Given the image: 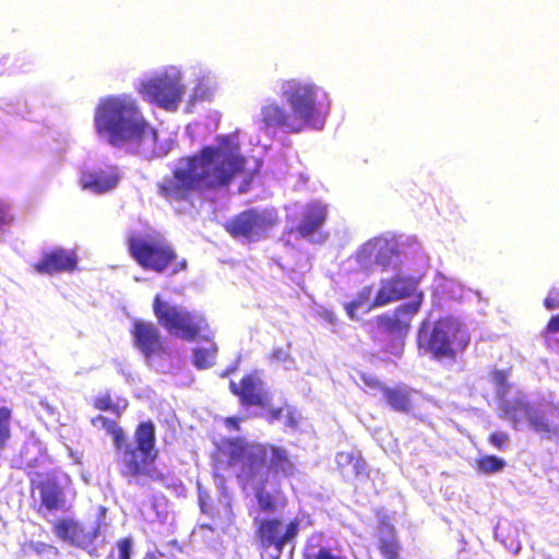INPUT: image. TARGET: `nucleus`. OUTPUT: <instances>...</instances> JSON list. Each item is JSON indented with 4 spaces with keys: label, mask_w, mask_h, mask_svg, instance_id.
<instances>
[{
    "label": "nucleus",
    "mask_w": 559,
    "mask_h": 559,
    "mask_svg": "<svg viewBox=\"0 0 559 559\" xmlns=\"http://www.w3.org/2000/svg\"><path fill=\"white\" fill-rule=\"evenodd\" d=\"M360 380L370 389L381 390L383 392V389L385 388L374 376L370 373H360Z\"/></svg>",
    "instance_id": "34"
},
{
    "label": "nucleus",
    "mask_w": 559,
    "mask_h": 559,
    "mask_svg": "<svg viewBox=\"0 0 559 559\" xmlns=\"http://www.w3.org/2000/svg\"><path fill=\"white\" fill-rule=\"evenodd\" d=\"M78 266V258L74 251L63 248H55L44 252L40 260L32 265L38 274L53 275L58 273H71Z\"/></svg>",
    "instance_id": "20"
},
{
    "label": "nucleus",
    "mask_w": 559,
    "mask_h": 559,
    "mask_svg": "<svg viewBox=\"0 0 559 559\" xmlns=\"http://www.w3.org/2000/svg\"><path fill=\"white\" fill-rule=\"evenodd\" d=\"M491 442L495 444V447L502 450L507 447V444L509 442V436L503 432L502 433H492Z\"/></svg>",
    "instance_id": "36"
},
{
    "label": "nucleus",
    "mask_w": 559,
    "mask_h": 559,
    "mask_svg": "<svg viewBox=\"0 0 559 559\" xmlns=\"http://www.w3.org/2000/svg\"><path fill=\"white\" fill-rule=\"evenodd\" d=\"M377 548L383 559H401L403 548L397 531L386 518L378 522Z\"/></svg>",
    "instance_id": "23"
},
{
    "label": "nucleus",
    "mask_w": 559,
    "mask_h": 559,
    "mask_svg": "<svg viewBox=\"0 0 559 559\" xmlns=\"http://www.w3.org/2000/svg\"><path fill=\"white\" fill-rule=\"evenodd\" d=\"M225 424L234 430H239V420L236 417H227Z\"/></svg>",
    "instance_id": "44"
},
{
    "label": "nucleus",
    "mask_w": 559,
    "mask_h": 559,
    "mask_svg": "<svg viewBox=\"0 0 559 559\" xmlns=\"http://www.w3.org/2000/svg\"><path fill=\"white\" fill-rule=\"evenodd\" d=\"M559 333V313L556 316H552L549 321L547 322L544 334L547 335H554Z\"/></svg>",
    "instance_id": "35"
},
{
    "label": "nucleus",
    "mask_w": 559,
    "mask_h": 559,
    "mask_svg": "<svg viewBox=\"0 0 559 559\" xmlns=\"http://www.w3.org/2000/svg\"><path fill=\"white\" fill-rule=\"evenodd\" d=\"M31 491L38 490L40 509L53 512L63 509L66 504V492L53 475H47L45 478L35 480L31 479Z\"/></svg>",
    "instance_id": "21"
},
{
    "label": "nucleus",
    "mask_w": 559,
    "mask_h": 559,
    "mask_svg": "<svg viewBox=\"0 0 559 559\" xmlns=\"http://www.w3.org/2000/svg\"><path fill=\"white\" fill-rule=\"evenodd\" d=\"M487 462H489V457L484 459V460H481V461H480V465L483 466V468H484L485 471H487V469H488V468L486 467V463H487Z\"/></svg>",
    "instance_id": "46"
},
{
    "label": "nucleus",
    "mask_w": 559,
    "mask_h": 559,
    "mask_svg": "<svg viewBox=\"0 0 559 559\" xmlns=\"http://www.w3.org/2000/svg\"><path fill=\"white\" fill-rule=\"evenodd\" d=\"M94 122L98 134L106 135L112 146L132 143L138 150L155 152L157 131L146 122L136 102L128 95L102 98L95 109Z\"/></svg>",
    "instance_id": "3"
},
{
    "label": "nucleus",
    "mask_w": 559,
    "mask_h": 559,
    "mask_svg": "<svg viewBox=\"0 0 559 559\" xmlns=\"http://www.w3.org/2000/svg\"><path fill=\"white\" fill-rule=\"evenodd\" d=\"M32 549L37 554H43L46 549L50 548V545L44 543H36L31 545Z\"/></svg>",
    "instance_id": "45"
},
{
    "label": "nucleus",
    "mask_w": 559,
    "mask_h": 559,
    "mask_svg": "<svg viewBox=\"0 0 559 559\" xmlns=\"http://www.w3.org/2000/svg\"><path fill=\"white\" fill-rule=\"evenodd\" d=\"M421 304L423 294H419L415 300L400 305L392 313L376 317L374 323L380 332L403 337L408 333L412 319L418 313Z\"/></svg>",
    "instance_id": "13"
},
{
    "label": "nucleus",
    "mask_w": 559,
    "mask_h": 559,
    "mask_svg": "<svg viewBox=\"0 0 559 559\" xmlns=\"http://www.w3.org/2000/svg\"><path fill=\"white\" fill-rule=\"evenodd\" d=\"M246 159L219 146L206 145L179 158L178 164L156 183L157 193L168 202H191L194 197L228 187L243 171Z\"/></svg>",
    "instance_id": "2"
},
{
    "label": "nucleus",
    "mask_w": 559,
    "mask_h": 559,
    "mask_svg": "<svg viewBox=\"0 0 559 559\" xmlns=\"http://www.w3.org/2000/svg\"><path fill=\"white\" fill-rule=\"evenodd\" d=\"M504 465H506V463L503 460H501L495 455H491V473L501 471Z\"/></svg>",
    "instance_id": "41"
},
{
    "label": "nucleus",
    "mask_w": 559,
    "mask_h": 559,
    "mask_svg": "<svg viewBox=\"0 0 559 559\" xmlns=\"http://www.w3.org/2000/svg\"><path fill=\"white\" fill-rule=\"evenodd\" d=\"M133 544L134 542L131 536L118 539L108 554L107 559H131Z\"/></svg>",
    "instance_id": "31"
},
{
    "label": "nucleus",
    "mask_w": 559,
    "mask_h": 559,
    "mask_svg": "<svg viewBox=\"0 0 559 559\" xmlns=\"http://www.w3.org/2000/svg\"><path fill=\"white\" fill-rule=\"evenodd\" d=\"M544 306L548 310L559 308V288H551L549 295L544 299Z\"/></svg>",
    "instance_id": "33"
},
{
    "label": "nucleus",
    "mask_w": 559,
    "mask_h": 559,
    "mask_svg": "<svg viewBox=\"0 0 559 559\" xmlns=\"http://www.w3.org/2000/svg\"><path fill=\"white\" fill-rule=\"evenodd\" d=\"M91 424L93 426H97L99 424L100 427L111 436L115 449L120 447L121 443L128 439L123 428L116 420L110 419L107 416L97 415L91 419Z\"/></svg>",
    "instance_id": "26"
},
{
    "label": "nucleus",
    "mask_w": 559,
    "mask_h": 559,
    "mask_svg": "<svg viewBox=\"0 0 559 559\" xmlns=\"http://www.w3.org/2000/svg\"><path fill=\"white\" fill-rule=\"evenodd\" d=\"M152 309L158 323L169 333L193 342L207 328L205 318L181 305H170L159 294L154 296Z\"/></svg>",
    "instance_id": "8"
},
{
    "label": "nucleus",
    "mask_w": 559,
    "mask_h": 559,
    "mask_svg": "<svg viewBox=\"0 0 559 559\" xmlns=\"http://www.w3.org/2000/svg\"><path fill=\"white\" fill-rule=\"evenodd\" d=\"M13 411L9 406H0V452H2L12 437Z\"/></svg>",
    "instance_id": "28"
},
{
    "label": "nucleus",
    "mask_w": 559,
    "mask_h": 559,
    "mask_svg": "<svg viewBox=\"0 0 559 559\" xmlns=\"http://www.w3.org/2000/svg\"><path fill=\"white\" fill-rule=\"evenodd\" d=\"M12 216L9 206L0 201V226L11 223Z\"/></svg>",
    "instance_id": "38"
},
{
    "label": "nucleus",
    "mask_w": 559,
    "mask_h": 559,
    "mask_svg": "<svg viewBox=\"0 0 559 559\" xmlns=\"http://www.w3.org/2000/svg\"><path fill=\"white\" fill-rule=\"evenodd\" d=\"M417 289V282L409 276H393L382 282L369 309L411 297Z\"/></svg>",
    "instance_id": "18"
},
{
    "label": "nucleus",
    "mask_w": 559,
    "mask_h": 559,
    "mask_svg": "<svg viewBox=\"0 0 559 559\" xmlns=\"http://www.w3.org/2000/svg\"><path fill=\"white\" fill-rule=\"evenodd\" d=\"M337 468L343 473L347 466H353L354 474L359 476L366 474V463L362 460L361 453L353 452H338L336 454Z\"/></svg>",
    "instance_id": "27"
},
{
    "label": "nucleus",
    "mask_w": 559,
    "mask_h": 559,
    "mask_svg": "<svg viewBox=\"0 0 559 559\" xmlns=\"http://www.w3.org/2000/svg\"><path fill=\"white\" fill-rule=\"evenodd\" d=\"M143 559H156L154 555H146Z\"/></svg>",
    "instance_id": "47"
},
{
    "label": "nucleus",
    "mask_w": 559,
    "mask_h": 559,
    "mask_svg": "<svg viewBox=\"0 0 559 559\" xmlns=\"http://www.w3.org/2000/svg\"><path fill=\"white\" fill-rule=\"evenodd\" d=\"M496 389V405L498 416L511 423L514 429L526 421L533 404L527 394L513 381H511V368L495 370L492 372Z\"/></svg>",
    "instance_id": "9"
},
{
    "label": "nucleus",
    "mask_w": 559,
    "mask_h": 559,
    "mask_svg": "<svg viewBox=\"0 0 559 559\" xmlns=\"http://www.w3.org/2000/svg\"><path fill=\"white\" fill-rule=\"evenodd\" d=\"M133 347L147 364L170 356L165 337L158 326L148 320L134 319L129 330Z\"/></svg>",
    "instance_id": "11"
},
{
    "label": "nucleus",
    "mask_w": 559,
    "mask_h": 559,
    "mask_svg": "<svg viewBox=\"0 0 559 559\" xmlns=\"http://www.w3.org/2000/svg\"><path fill=\"white\" fill-rule=\"evenodd\" d=\"M115 450L118 473L128 484L146 486L166 480L165 474L156 465L159 451L156 448V427L152 420L136 425L133 442L127 439Z\"/></svg>",
    "instance_id": "5"
},
{
    "label": "nucleus",
    "mask_w": 559,
    "mask_h": 559,
    "mask_svg": "<svg viewBox=\"0 0 559 559\" xmlns=\"http://www.w3.org/2000/svg\"><path fill=\"white\" fill-rule=\"evenodd\" d=\"M383 394L390 407L400 413H408L413 409L412 390L405 388H384Z\"/></svg>",
    "instance_id": "25"
},
{
    "label": "nucleus",
    "mask_w": 559,
    "mask_h": 559,
    "mask_svg": "<svg viewBox=\"0 0 559 559\" xmlns=\"http://www.w3.org/2000/svg\"><path fill=\"white\" fill-rule=\"evenodd\" d=\"M325 218L326 210L322 204H307L302 211L300 222L290 229V233H295L301 238H309L322 227Z\"/></svg>",
    "instance_id": "24"
},
{
    "label": "nucleus",
    "mask_w": 559,
    "mask_h": 559,
    "mask_svg": "<svg viewBox=\"0 0 559 559\" xmlns=\"http://www.w3.org/2000/svg\"><path fill=\"white\" fill-rule=\"evenodd\" d=\"M313 559H341L334 556L329 548L321 547L313 556Z\"/></svg>",
    "instance_id": "39"
},
{
    "label": "nucleus",
    "mask_w": 559,
    "mask_h": 559,
    "mask_svg": "<svg viewBox=\"0 0 559 559\" xmlns=\"http://www.w3.org/2000/svg\"><path fill=\"white\" fill-rule=\"evenodd\" d=\"M284 412H285L284 407H275V408L269 409V412L265 415V419L267 423L273 424L284 415Z\"/></svg>",
    "instance_id": "37"
},
{
    "label": "nucleus",
    "mask_w": 559,
    "mask_h": 559,
    "mask_svg": "<svg viewBox=\"0 0 559 559\" xmlns=\"http://www.w3.org/2000/svg\"><path fill=\"white\" fill-rule=\"evenodd\" d=\"M141 93L165 109H176L183 95V87L168 75L152 78L142 83Z\"/></svg>",
    "instance_id": "14"
},
{
    "label": "nucleus",
    "mask_w": 559,
    "mask_h": 559,
    "mask_svg": "<svg viewBox=\"0 0 559 559\" xmlns=\"http://www.w3.org/2000/svg\"><path fill=\"white\" fill-rule=\"evenodd\" d=\"M277 224L276 215L269 210L247 209L224 223V229L234 239L258 242Z\"/></svg>",
    "instance_id": "10"
},
{
    "label": "nucleus",
    "mask_w": 559,
    "mask_h": 559,
    "mask_svg": "<svg viewBox=\"0 0 559 559\" xmlns=\"http://www.w3.org/2000/svg\"><path fill=\"white\" fill-rule=\"evenodd\" d=\"M52 530L59 539L83 549L91 546L100 533L99 525L93 528V531L86 532L83 525L69 518L56 521Z\"/></svg>",
    "instance_id": "19"
},
{
    "label": "nucleus",
    "mask_w": 559,
    "mask_h": 559,
    "mask_svg": "<svg viewBox=\"0 0 559 559\" xmlns=\"http://www.w3.org/2000/svg\"><path fill=\"white\" fill-rule=\"evenodd\" d=\"M370 296V288H365L362 292H360L357 297L352 300L350 302H347L345 305V310L347 312V316L354 320L356 319V311L360 307H362L365 304H367Z\"/></svg>",
    "instance_id": "32"
},
{
    "label": "nucleus",
    "mask_w": 559,
    "mask_h": 559,
    "mask_svg": "<svg viewBox=\"0 0 559 559\" xmlns=\"http://www.w3.org/2000/svg\"><path fill=\"white\" fill-rule=\"evenodd\" d=\"M319 87L297 79H288L281 84V96L289 109L275 100L261 107L259 123L264 132L282 130L299 133L308 127L322 128L319 121L320 108L317 102Z\"/></svg>",
    "instance_id": "4"
},
{
    "label": "nucleus",
    "mask_w": 559,
    "mask_h": 559,
    "mask_svg": "<svg viewBox=\"0 0 559 559\" xmlns=\"http://www.w3.org/2000/svg\"><path fill=\"white\" fill-rule=\"evenodd\" d=\"M299 533V521L292 520L284 524L277 518L262 519L258 522L255 536L260 548L267 550L275 549V557L278 558L287 543L293 542Z\"/></svg>",
    "instance_id": "12"
},
{
    "label": "nucleus",
    "mask_w": 559,
    "mask_h": 559,
    "mask_svg": "<svg viewBox=\"0 0 559 559\" xmlns=\"http://www.w3.org/2000/svg\"><path fill=\"white\" fill-rule=\"evenodd\" d=\"M469 343V336L463 324L455 318H439L432 324L425 320L420 323L416 344L418 350L435 360H455Z\"/></svg>",
    "instance_id": "6"
},
{
    "label": "nucleus",
    "mask_w": 559,
    "mask_h": 559,
    "mask_svg": "<svg viewBox=\"0 0 559 559\" xmlns=\"http://www.w3.org/2000/svg\"><path fill=\"white\" fill-rule=\"evenodd\" d=\"M93 407L100 412H110L117 418H120L127 408V403L120 406L118 403L114 402L110 392H105L93 400Z\"/></svg>",
    "instance_id": "29"
},
{
    "label": "nucleus",
    "mask_w": 559,
    "mask_h": 559,
    "mask_svg": "<svg viewBox=\"0 0 559 559\" xmlns=\"http://www.w3.org/2000/svg\"><path fill=\"white\" fill-rule=\"evenodd\" d=\"M120 176L116 167L108 166L95 170L83 171L80 177L82 189L104 193L117 187Z\"/></svg>",
    "instance_id": "22"
},
{
    "label": "nucleus",
    "mask_w": 559,
    "mask_h": 559,
    "mask_svg": "<svg viewBox=\"0 0 559 559\" xmlns=\"http://www.w3.org/2000/svg\"><path fill=\"white\" fill-rule=\"evenodd\" d=\"M285 417H286V426L287 427H290V428L297 427L298 421H297V418L292 409H289V408L286 409Z\"/></svg>",
    "instance_id": "40"
},
{
    "label": "nucleus",
    "mask_w": 559,
    "mask_h": 559,
    "mask_svg": "<svg viewBox=\"0 0 559 559\" xmlns=\"http://www.w3.org/2000/svg\"><path fill=\"white\" fill-rule=\"evenodd\" d=\"M128 252L143 269L155 273H164L171 267V274L183 272L188 267L186 259L177 261L178 254L173 245L160 234L129 236Z\"/></svg>",
    "instance_id": "7"
},
{
    "label": "nucleus",
    "mask_w": 559,
    "mask_h": 559,
    "mask_svg": "<svg viewBox=\"0 0 559 559\" xmlns=\"http://www.w3.org/2000/svg\"><path fill=\"white\" fill-rule=\"evenodd\" d=\"M400 254L399 242L394 238L376 237L361 246L357 252V261L367 263L373 258L377 265L386 270Z\"/></svg>",
    "instance_id": "16"
},
{
    "label": "nucleus",
    "mask_w": 559,
    "mask_h": 559,
    "mask_svg": "<svg viewBox=\"0 0 559 559\" xmlns=\"http://www.w3.org/2000/svg\"><path fill=\"white\" fill-rule=\"evenodd\" d=\"M199 501H200V508H201V511L205 514H210L211 511H212V507L207 503V501L205 500V498H203L202 496H200L199 498Z\"/></svg>",
    "instance_id": "43"
},
{
    "label": "nucleus",
    "mask_w": 559,
    "mask_h": 559,
    "mask_svg": "<svg viewBox=\"0 0 559 559\" xmlns=\"http://www.w3.org/2000/svg\"><path fill=\"white\" fill-rule=\"evenodd\" d=\"M217 354V346L211 345L207 348L197 347L193 349V364L198 369H206L214 365Z\"/></svg>",
    "instance_id": "30"
},
{
    "label": "nucleus",
    "mask_w": 559,
    "mask_h": 559,
    "mask_svg": "<svg viewBox=\"0 0 559 559\" xmlns=\"http://www.w3.org/2000/svg\"><path fill=\"white\" fill-rule=\"evenodd\" d=\"M288 357V353L285 352L284 349L282 348H276V349H273L272 353H271V358L274 359V360H286V358Z\"/></svg>",
    "instance_id": "42"
},
{
    "label": "nucleus",
    "mask_w": 559,
    "mask_h": 559,
    "mask_svg": "<svg viewBox=\"0 0 559 559\" xmlns=\"http://www.w3.org/2000/svg\"><path fill=\"white\" fill-rule=\"evenodd\" d=\"M526 423L536 433L559 438V402H544L538 408L533 405Z\"/></svg>",
    "instance_id": "17"
},
{
    "label": "nucleus",
    "mask_w": 559,
    "mask_h": 559,
    "mask_svg": "<svg viewBox=\"0 0 559 559\" xmlns=\"http://www.w3.org/2000/svg\"><path fill=\"white\" fill-rule=\"evenodd\" d=\"M215 463L222 471L238 467V483L253 489L259 509L265 513H274L286 504L281 491L266 490L270 476L288 478L297 473L296 464L284 447L240 437L223 440L216 450Z\"/></svg>",
    "instance_id": "1"
},
{
    "label": "nucleus",
    "mask_w": 559,
    "mask_h": 559,
    "mask_svg": "<svg viewBox=\"0 0 559 559\" xmlns=\"http://www.w3.org/2000/svg\"><path fill=\"white\" fill-rule=\"evenodd\" d=\"M228 388L246 408H265L270 405L269 392L265 390L264 381L257 370L245 374L239 382L229 381Z\"/></svg>",
    "instance_id": "15"
},
{
    "label": "nucleus",
    "mask_w": 559,
    "mask_h": 559,
    "mask_svg": "<svg viewBox=\"0 0 559 559\" xmlns=\"http://www.w3.org/2000/svg\"><path fill=\"white\" fill-rule=\"evenodd\" d=\"M228 373H230V370H226V371L224 372V376H225V374H228Z\"/></svg>",
    "instance_id": "48"
}]
</instances>
